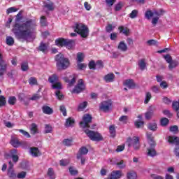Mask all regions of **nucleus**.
I'll list each match as a JSON object with an SVG mask.
<instances>
[{
	"label": "nucleus",
	"instance_id": "obj_24",
	"mask_svg": "<svg viewBox=\"0 0 179 179\" xmlns=\"http://www.w3.org/2000/svg\"><path fill=\"white\" fill-rule=\"evenodd\" d=\"M6 68H8V64H6V63L0 64V78L1 76H3V75H5Z\"/></svg>",
	"mask_w": 179,
	"mask_h": 179
},
{
	"label": "nucleus",
	"instance_id": "obj_57",
	"mask_svg": "<svg viewBox=\"0 0 179 179\" xmlns=\"http://www.w3.org/2000/svg\"><path fill=\"white\" fill-rule=\"evenodd\" d=\"M143 124H145L143 121L141 120H137L134 122L135 127L136 128H142V127H143Z\"/></svg>",
	"mask_w": 179,
	"mask_h": 179
},
{
	"label": "nucleus",
	"instance_id": "obj_51",
	"mask_svg": "<svg viewBox=\"0 0 179 179\" xmlns=\"http://www.w3.org/2000/svg\"><path fill=\"white\" fill-rule=\"evenodd\" d=\"M114 29H115V25L113 26V24H108V25L106 26L107 33H111L113 30H114Z\"/></svg>",
	"mask_w": 179,
	"mask_h": 179
},
{
	"label": "nucleus",
	"instance_id": "obj_64",
	"mask_svg": "<svg viewBox=\"0 0 179 179\" xmlns=\"http://www.w3.org/2000/svg\"><path fill=\"white\" fill-rule=\"evenodd\" d=\"M151 178L152 179H164V178H163V176H162L160 175H157V174H152Z\"/></svg>",
	"mask_w": 179,
	"mask_h": 179
},
{
	"label": "nucleus",
	"instance_id": "obj_58",
	"mask_svg": "<svg viewBox=\"0 0 179 179\" xmlns=\"http://www.w3.org/2000/svg\"><path fill=\"white\" fill-rule=\"evenodd\" d=\"M40 23L41 26H47V18L45 16L41 17Z\"/></svg>",
	"mask_w": 179,
	"mask_h": 179
},
{
	"label": "nucleus",
	"instance_id": "obj_41",
	"mask_svg": "<svg viewBox=\"0 0 179 179\" xmlns=\"http://www.w3.org/2000/svg\"><path fill=\"white\" fill-rule=\"evenodd\" d=\"M147 138L148 139V141H150L149 145H150V143H156V142L155 141V137H153L152 134L147 133Z\"/></svg>",
	"mask_w": 179,
	"mask_h": 179
},
{
	"label": "nucleus",
	"instance_id": "obj_21",
	"mask_svg": "<svg viewBox=\"0 0 179 179\" xmlns=\"http://www.w3.org/2000/svg\"><path fill=\"white\" fill-rule=\"evenodd\" d=\"M115 78V76H114V73H108L104 76V80L106 83H110L114 82Z\"/></svg>",
	"mask_w": 179,
	"mask_h": 179
},
{
	"label": "nucleus",
	"instance_id": "obj_30",
	"mask_svg": "<svg viewBox=\"0 0 179 179\" xmlns=\"http://www.w3.org/2000/svg\"><path fill=\"white\" fill-rule=\"evenodd\" d=\"M73 124H75V120L72 117H69L66 120V127H73Z\"/></svg>",
	"mask_w": 179,
	"mask_h": 179
},
{
	"label": "nucleus",
	"instance_id": "obj_3",
	"mask_svg": "<svg viewBox=\"0 0 179 179\" xmlns=\"http://www.w3.org/2000/svg\"><path fill=\"white\" fill-rule=\"evenodd\" d=\"M75 31L78 34H80L83 38H87L89 36V28L82 23L76 24Z\"/></svg>",
	"mask_w": 179,
	"mask_h": 179
},
{
	"label": "nucleus",
	"instance_id": "obj_1",
	"mask_svg": "<svg viewBox=\"0 0 179 179\" xmlns=\"http://www.w3.org/2000/svg\"><path fill=\"white\" fill-rule=\"evenodd\" d=\"M36 27L37 22L36 20L29 19L22 23H15L13 32L17 40L27 41L36 33Z\"/></svg>",
	"mask_w": 179,
	"mask_h": 179
},
{
	"label": "nucleus",
	"instance_id": "obj_46",
	"mask_svg": "<svg viewBox=\"0 0 179 179\" xmlns=\"http://www.w3.org/2000/svg\"><path fill=\"white\" fill-rule=\"evenodd\" d=\"M8 104H10V106H15V104H16V97L10 96L8 98Z\"/></svg>",
	"mask_w": 179,
	"mask_h": 179
},
{
	"label": "nucleus",
	"instance_id": "obj_35",
	"mask_svg": "<svg viewBox=\"0 0 179 179\" xmlns=\"http://www.w3.org/2000/svg\"><path fill=\"white\" fill-rule=\"evenodd\" d=\"M83 59H85V55L82 52L77 53V63L83 62Z\"/></svg>",
	"mask_w": 179,
	"mask_h": 179
},
{
	"label": "nucleus",
	"instance_id": "obj_29",
	"mask_svg": "<svg viewBox=\"0 0 179 179\" xmlns=\"http://www.w3.org/2000/svg\"><path fill=\"white\" fill-rule=\"evenodd\" d=\"M44 7L47 8L48 10H50L51 12L55 9V5L52 2L45 3Z\"/></svg>",
	"mask_w": 179,
	"mask_h": 179
},
{
	"label": "nucleus",
	"instance_id": "obj_43",
	"mask_svg": "<svg viewBox=\"0 0 179 179\" xmlns=\"http://www.w3.org/2000/svg\"><path fill=\"white\" fill-rule=\"evenodd\" d=\"M109 131H110V136L112 138H114V136H115V127H114V125H110L109 127Z\"/></svg>",
	"mask_w": 179,
	"mask_h": 179
},
{
	"label": "nucleus",
	"instance_id": "obj_17",
	"mask_svg": "<svg viewBox=\"0 0 179 179\" xmlns=\"http://www.w3.org/2000/svg\"><path fill=\"white\" fill-rule=\"evenodd\" d=\"M10 143L13 148H20V141L17 137H11Z\"/></svg>",
	"mask_w": 179,
	"mask_h": 179
},
{
	"label": "nucleus",
	"instance_id": "obj_52",
	"mask_svg": "<svg viewBox=\"0 0 179 179\" xmlns=\"http://www.w3.org/2000/svg\"><path fill=\"white\" fill-rule=\"evenodd\" d=\"M172 107L175 111H178L179 110V99L176 101H173L172 103Z\"/></svg>",
	"mask_w": 179,
	"mask_h": 179
},
{
	"label": "nucleus",
	"instance_id": "obj_8",
	"mask_svg": "<svg viewBox=\"0 0 179 179\" xmlns=\"http://www.w3.org/2000/svg\"><path fill=\"white\" fill-rule=\"evenodd\" d=\"M113 106V101L111 100L104 101L100 103L99 108L103 113H108L110 110H111V107Z\"/></svg>",
	"mask_w": 179,
	"mask_h": 179
},
{
	"label": "nucleus",
	"instance_id": "obj_15",
	"mask_svg": "<svg viewBox=\"0 0 179 179\" xmlns=\"http://www.w3.org/2000/svg\"><path fill=\"white\" fill-rule=\"evenodd\" d=\"M29 153L33 157H38V156H41V152H40V150H38L37 147L30 148Z\"/></svg>",
	"mask_w": 179,
	"mask_h": 179
},
{
	"label": "nucleus",
	"instance_id": "obj_2",
	"mask_svg": "<svg viewBox=\"0 0 179 179\" xmlns=\"http://www.w3.org/2000/svg\"><path fill=\"white\" fill-rule=\"evenodd\" d=\"M56 66L58 71H64L69 66V59L65 58L64 55L59 54L55 57Z\"/></svg>",
	"mask_w": 179,
	"mask_h": 179
},
{
	"label": "nucleus",
	"instance_id": "obj_50",
	"mask_svg": "<svg viewBox=\"0 0 179 179\" xmlns=\"http://www.w3.org/2000/svg\"><path fill=\"white\" fill-rule=\"evenodd\" d=\"M19 99L20 100V101H23L24 104H25V106H27L29 104V102H26L24 100L26 99V96H24V94H20L19 96Z\"/></svg>",
	"mask_w": 179,
	"mask_h": 179
},
{
	"label": "nucleus",
	"instance_id": "obj_55",
	"mask_svg": "<svg viewBox=\"0 0 179 179\" xmlns=\"http://www.w3.org/2000/svg\"><path fill=\"white\" fill-rule=\"evenodd\" d=\"M119 121L123 124H127L128 122V116L122 115L119 118Z\"/></svg>",
	"mask_w": 179,
	"mask_h": 179
},
{
	"label": "nucleus",
	"instance_id": "obj_62",
	"mask_svg": "<svg viewBox=\"0 0 179 179\" xmlns=\"http://www.w3.org/2000/svg\"><path fill=\"white\" fill-rule=\"evenodd\" d=\"M115 164L119 169H125V164H124V160H121L120 162H117Z\"/></svg>",
	"mask_w": 179,
	"mask_h": 179
},
{
	"label": "nucleus",
	"instance_id": "obj_18",
	"mask_svg": "<svg viewBox=\"0 0 179 179\" xmlns=\"http://www.w3.org/2000/svg\"><path fill=\"white\" fill-rule=\"evenodd\" d=\"M124 85L127 86L129 89H135V86H136L135 83L132 79L124 80Z\"/></svg>",
	"mask_w": 179,
	"mask_h": 179
},
{
	"label": "nucleus",
	"instance_id": "obj_34",
	"mask_svg": "<svg viewBox=\"0 0 179 179\" xmlns=\"http://www.w3.org/2000/svg\"><path fill=\"white\" fill-rule=\"evenodd\" d=\"M148 129L150 131H153L154 132L157 130V124L155 122L154 123H149L148 124Z\"/></svg>",
	"mask_w": 179,
	"mask_h": 179
},
{
	"label": "nucleus",
	"instance_id": "obj_40",
	"mask_svg": "<svg viewBox=\"0 0 179 179\" xmlns=\"http://www.w3.org/2000/svg\"><path fill=\"white\" fill-rule=\"evenodd\" d=\"M87 67V64L82 62L77 63V68L80 71H83V69H86Z\"/></svg>",
	"mask_w": 179,
	"mask_h": 179
},
{
	"label": "nucleus",
	"instance_id": "obj_61",
	"mask_svg": "<svg viewBox=\"0 0 179 179\" xmlns=\"http://www.w3.org/2000/svg\"><path fill=\"white\" fill-rule=\"evenodd\" d=\"M136 16H138V11L136 10H132L129 14V17H131V19H135Z\"/></svg>",
	"mask_w": 179,
	"mask_h": 179
},
{
	"label": "nucleus",
	"instance_id": "obj_38",
	"mask_svg": "<svg viewBox=\"0 0 179 179\" xmlns=\"http://www.w3.org/2000/svg\"><path fill=\"white\" fill-rule=\"evenodd\" d=\"M169 122H170V120L166 117H163L160 120L162 127H167V125H169Z\"/></svg>",
	"mask_w": 179,
	"mask_h": 179
},
{
	"label": "nucleus",
	"instance_id": "obj_12",
	"mask_svg": "<svg viewBox=\"0 0 179 179\" xmlns=\"http://www.w3.org/2000/svg\"><path fill=\"white\" fill-rule=\"evenodd\" d=\"M8 156L9 157H11L14 164H16L19 162V155H17V150H10Z\"/></svg>",
	"mask_w": 179,
	"mask_h": 179
},
{
	"label": "nucleus",
	"instance_id": "obj_31",
	"mask_svg": "<svg viewBox=\"0 0 179 179\" xmlns=\"http://www.w3.org/2000/svg\"><path fill=\"white\" fill-rule=\"evenodd\" d=\"M7 75H8V78H9L10 79H13V80H15V78H16V76H17V71H15V70H13V71H11L8 72V73H7Z\"/></svg>",
	"mask_w": 179,
	"mask_h": 179
},
{
	"label": "nucleus",
	"instance_id": "obj_10",
	"mask_svg": "<svg viewBox=\"0 0 179 179\" xmlns=\"http://www.w3.org/2000/svg\"><path fill=\"white\" fill-rule=\"evenodd\" d=\"M86 86L85 85V83H83V80L80 79L78 80V83L77 85L74 87L72 93H80L83 92V90L85 89Z\"/></svg>",
	"mask_w": 179,
	"mask_h": 179
},
{
	"label": "nucleus",
	"instance_id": "obj_4",
	"mask_svg": "<svg viewBox=\"0 0 179 179\" xmlns=\"http://www.w3.org/2000/svg\"><path fill=\"white\" fill-rule=\"evenodd\" d=\"M55 44L56 45H59L60 47L66 46V48L71 50V48L75 45V41L59 38L55 41Z\"/></svg>",
	"mask_w": 179,
	"mask_h": 179
},
{
	"label": "nucleus",
	"instance_id": "obj_48",
	"mask_svg": "<svg viewBox=\"0 0 179 179\" xmlns=\"http://www.w3.org/2000/svg\"><path fill=\"white\" fill-rule=\"evenodd\" d=\"M52 132V127L50 124H45V134Z\"/></svg>",
	"mask_w": 179,
	"mask_h": 179
},
{
	"label": "nucleus",
	"instance_id": "obj_42",
	"mask_svg": "<svg viewBox=\"0 0 179 179\" xmlns=\"http://www.w3.org/2000/svg\"><path fill=\"white\" fill-rule=\"evenodd\" d=\"M29 83L31 86H34V85H37V78L34 77H30L29 79Z\"/></svg>",
	"mask_w": 179,
	"mask_h": 179
},
{
	"label": "nucleus",
	"instance_id": "obj_54",
	"mask_svg": "<svg viewBox=\"0 0 179 179\" xmlns=\"http://www.w3.org/2000/svg\"><path fill=\"white\" fill-rule=\"evenodd\" d=\"M150 99H152V94H150V92H147L144 101L145 104H148L149 101H150Z\"/></svg>",
	"mask_w": 179,
	"mask_h": 179
},
{
	"label": "nucleus",
	"instance_id": "obj_23",
	"mask_svg": "<svg viewBox=\"0 0 179 179\" xmlns=\"http://www.w3.org/2000/svg\"><path fill=\"white\" fill-rule=\"evenodd\" d=\"M138 65L141 71H145L146 69V60L145 59L138 60Z\"/></svg>",
	"mask_w": 179,
	"mask_h": 179
},
{
	"label": "nucleus",
	"instance_id": "obj_16",
	"mask_svg": "<svg viewBox=\"0 0 179 179\" xmlns=\"http://www.w3.org/2000/svg\"><path fill=\"white\" fill-rule=\"evenodd\" d=\"M87 153H89V150L86 148V147H81L77 153L78 160H79V158L82 157V156L86 155Z\"/></svg>",
	"mask_w": 179,
	"mask_h": 179
},
{
	"label": "nucleus",
	"instance_id": "obj_33",
	"mask_svg": "<svg viewBox=\"0 0 179 179\" xmlns=\"http://www.w3.org/2000/svg\"><path fill=\"white\" fill-rule=\"evenodd\" d=\"M7 45H13L15 44V39L11 36H7L6 39Z\"/></svg>",
	"mask_w": 179,
	"mask_h": 179
},
{
	"label": "nucleus",
	"instance_id": "obj_47",
	"mask_svg": "<svg viewBox=\"0 0 179 179\" xmlns=\"http://www.w3.org/2000/svg\"><path fill=\"white\" fill-rule=\"evenodd\" d=\"M52 89H57V90H61V89H62V85L61 84V83H55L52 85Z\"/></svg>",
	"mask_w": 179,
	"mask_h": 179
},
{
	"label": "nucleus",
	"instance_id": "obj_6",
	"mask_svg": "<svg viewBox=\"0 0 179 179\" xmlns=\"http://www.w3.org/2000/svg\"><path fill=\"white\" fill-rule=\"evenodd\" d=\"M168 142L176 145L173 150V153L179 159V138L177 136H169Z\"/></svg>",
	"mask_w": 179,
	"mask_h": 179
},
{
	"label": "nucleus",
	"instance_id": "obj_5",
	"mask_svg": "<svg viewBox=\"0 0 179 179\" xmlns=\"http://www.w3.org/2000/svg\"><path fill=\"white\" fill-rule=\"evenodd\" d=\"M84 132H85V134L87 135L90 139H91V141H94L95 142L103 141V136H101L100 133L97 131L85 129Z\"/></svg>",
	"mask_w": 179,
	"mask_h": 179
},
{
	"label": "nucleus",
	"instance_id": "obj_53",
	"mask_svg": "<svg viewBox=\"0 0 179 179\" xmlns=\"http://www.w3.org/2000/svg\"><path fill=\"white\" fill-rule=\"evenodd\" d=\"M6 104V99L5 96L0 95V107H3Z\"/></svg>",
	"mask_w": 179,
	"mask_h": 179
},
{
	"label": "nucleus",
	"instance_id": "obj_45",
	"mask_svg": "<svg viewBox=\"0 0 179 179\" xmlns=\"http://www.w3.org/2000/svg\"><path fill=\"white\" fill-rule=\"evenodd\" d=\"M58 80V76L56 74H53L52 76L49 77V82L50 83H55Z\"/></svg>",
	"mask_w": 179,
	"mask_h": 179
},
{
	"label": "nucleus",
	"instance_id": "obj_9",
	"mask_svg": "<svg viewBox=\"0 0 179 179\" xmlns=\"http://www.w3.org/2000/svg\"><path fill=\"white\" fill-rule=\"evenodd\" d=\"M127 143L129 148H131V146H133L135 149V150H139V148H141V145L139 144V138L138 137H134L133 139L131 138H129L127 139Z\"/></svg>",
	"mask_w": 179,
	"mask_h": 179
},
{
	"label": "nucleus",
	"instance_id": "obj_13",
	"mask_svg": "<svg viewBox=\"0 0 179 179\" xmlns=\"http://www.w3.org/2000/svg\"><path fill=\"white\" fill-rule=\"evenodd\" d=\"M7 175L10 178H16V173H15V170H13V162L12 161L8 162Z\"/></svg>",
	"mask_w": 179,
	"mask_h": 179
},
{
	"label": "nucleus",
	"instance_id": "obj_60",
	"mask_svg": "<svg viewBox=\"0 0 179 179\" xmlns=\"http://www.w3.org/2000/svg\"><path fill=\"white\" fill-rule=\"evenodd\" d=\"M104 66L103 65V61L101 60H99V61H97L96 63V67L98 69H103Z\"/></svg>",
	"mask_w": 179,
	"mask_h": 179
},
{
	"label": "nucleus",
	"instance_id": "obj_56",
	"mask_svg": "<svg viewBox=\"0 0 179 179\" xmlns=\"http://www.w3.org/2000/svg\"><path fill=\"white\" fill-rule=\"evenodd\" d=\"M164 13V10L163 9H160L159 10H155L154 11V15L157 16V17H159L162 16Z\"/></svg>",
	"mask_w": 179,
	"mask_h": 179
},
{
	"label": "nucleus",
	"instance_id": "obj_28",
	"mask_svg": "<svg viewBox=\"0 0 179 179\" xmlns=\"http://www.w3.org/2000/svg\"><path fill=\"white\" fill-rule=\"evenodd\" d=\"M66 82L69 83V86H73V85H75V82H76V77L70 76L69 79L66 78Z\"/></svg>",
	"mask_w": 179,
	"mask_h": 179
},
{
	"label": "nucleus",
	"instance_id": "obj_63",
	"mask_svg": "<svg viewBox=\"0 0 179 179\" xmlns=\"http://www.w3.org/2000/svg\"><path fill=\"white\" fill-rule=\"evenodd\" d=\"M170 132H173L174 134L177 133L178 131V126L174 125L171 126L169 129Z\"/></svg>",
	"mask_w": 179,
	"mask_h": 179
},
{
	"label": "nucleus",
	"instance_id": "obj_22",
	"mask_svg": "<svg viewBox=\"0 0 179 179\" xmlns=\"http://www.w3.org/2000/svg\"><path fill=\"white\" fill-rule=\"evenodd\" d=\"M29 129L32 135H36V134H38V129L36 123H32L30 126Z\"/></svg>",
	"mask_w": 179,
	"mask_h": 179
},
{
	"label": "nucleus",
	"instance_id": "obj_27",
	"mask_svg": "<svg viewBox=\"0 0 179 179\" xmlns=\"http://www.w3.org/2000/svg\"><path fill=\"white\" fill-rule=\"evenodd\" d=\"M178 65V61L177 60H173L171 62L168 66V68L170 71H173L174 68H177V66Z\"/></svg>",
	"mask_w": 179,
	"mask_h": 179
},
{
	"label": "nucleus",
	"instance_id": "obj_20",
	"mask_svg": "<svg viewBox=\"0 0 179 179\" xmlns=\"http://www.w3.org/2000/svg\"><path fill=\"white\" fill-rule=\"evenodd\" d=\"M117 48L120 50L122 51L123 52H125L127 51H128V45H127V43H125V42L124 41H120Z\"/></svg>",
	"mask_w": 179,
	"mask_h": 179
},
{
	"label": "nucleus",
	"instance_id": "obj_36",
	"mask_svg": "<svg viewBox=\"0 0 179 179\" xmlns=\"http://www.w3.org/2000/svg\"><path fill=\"white\" fill-rule=\"evenodd\" d=\"M62 144L64 145V146H72L73 141L71 139L66 138L63 140Z\"/></svg>",
	"mask_w": 179,
	"mask_h": 179
},
{
	"label": "nucleus",
	"instance_id": "obj_49",
	"mask_svg": "<svg viewBox=\"0 0 179 179\" xmlns=\"http://www.w3.org/2000/svg\"><path fill=\"white\" fill-rule=\"evenodd\" d=\"M145 16L146 17V19H148L149 20V19H150V17H153V16H155L154 12H152V10H147L145 12Z\"/></svg>",
	"mask_w": 179,
	"mask_h": 179
},
{
	"label": "nucleus",
	"instance_id": "obj_26",
	"mask_svg": "<svg viewBox=\"0 0 179 179\" xmlns=\"http://www.w3.org/2000/svg\"><path fill=\"white\" fill-rule=\"evenodd\" d=\"M153 109L152 108V107H150L149 110L147 111L145 114V120H152V117H153Z\"/></svg>",
	"mask_w": 179,
	"mask_h": 179
},
{
	"label": "nucleus",
	"instance_id": "obj_39",
	"mask_svg": "<svg viewBox=\"0 0 179 179\" xmlns=\"http://www.w3.org/2000/svg\"><path fill=\"white\" fill-rule=\"evenodd\" d=\"M48 176L50 179H55V175L54 174V169L49 168L48 170Z\"/></svg>",
	"mask_w": 179,
	"mask_h": 179
},
{
	"label": "nucleus",
	"instance_id": "obj_7",
	"mask_svg": "<svg viewBox=\"0 0 179 179\" xmlns=\"http://www.w3.org/2000/svg\"><path fill=\"white\" fill-rule=\"evenodd\" d=\"M92 115L90 114H85L83 117V121L80 122V128H90V124L92 122Z\"/></svg>",
	"mask_w": 179,
	"mask_h": 179
},
{
	"label": "nucleus",
	"instance_id": "obj_14",
	"mask_svg": "<svg viewBox=\"0 0 179 179\" xmlns=\"http://www.w3.org/2000/svg\"><path fill=\"white\" fill-rule=\"evenodd\" d=\"M122 177V171H113L107 178L105 179H120Z\"/></svg>",
	"mask_w": 179,
	"mask_h": 179
},
{
	"label": "nucleus",
	"instance_id": "obj_32",
	"mask_svg": "<svg viewBox=\"0 0 179 179\" xmlns=\"http://www.w3.org/2000/svg\"><path fill=\"white\" fill-rule=\"evenodd\" d=\"M119 30H120V33H123L124 36H129V29L128 28H124V27H119Z\"/></svg>",
	"mask_w": 179,
	"mask_h": 179
},
{
	"label": "nucleus",
	"instance_id": "obj_25",
	"mask_svg": "<svg viewBox=\"0 0 179 179\" xmlns=\"http://www.w3.org/2000/svg\"><path fill=\"white\" fill-rule=\"evenodd\" d=\"M48 49V45L47 43H44L43 42L41 43L38 50L39 51H41L42 52H47V50Z\"/></svg>",
	"mask_w": 179,
	"mask_h": 179
},
{
	"label": "nucleus",
	"instance_id": "obj_11",
	"mask_svg": "<svg viewBox=\"0 0 179 179\" xmlns=\"http://www.w3.org/2000/svg\"><path fill=\"white\" fill-rule=\"evenodd\" d=\"M147 155L150 157H155L157 156V152H156V143H150V147L147 149Z\"/></svg>",
	"mask_w": 179,
	"mask_h": 179
},
{
	"label": "nucleus",
	"instance_id": "obj_19",
	"mask_svg": "<svg viewBox=\"0 0 179 179\" xmlns=\"http://www.w3.org/2000/svg\"><path fill=\"white\" fill-rule=\"evenodd\" d=\"M42 111L43 114H47L48 115H51L54 113V110L51 107L45 105L42 107Z\"/></svg>",
	"mask_w": 179,
	"mask_h": 179
},
{
	"label": "nucleus",
	"instance_id": "obj_37",
	"mask_svg": "<svg viewBox=\"0 0 179 179\" xmlns=\"http://www.w3.org/2000/svg\"><path fill=\"white\" fill-rule=\"evenodd\" d=\"M87 107V101H84L79 104L78 110L82 111V110H85Z\"/></svg>",
	"mask_w": 179,
	"mask_h": 179
},
{
	"label": "nucleus",
	"instance_id": "obj_44",
	"mask_svg": "<svg viewBox=\"0 0 179 179\" xmlns=\"http://www.w3.org/2000/svg\"><path fill=\"white\" fill-rule=\"evenodd\" d=\"M137 178H138V176L136 175V173H135V172H129L127 173L128 179H136Z\"/></svg>",
	"mask_w": 179,
	"mask_h": 179
},
{
	"label": "nucleus",
	"instance_id": "obj_59",
	"mask_svg": "<svg viewBox=\"0 0 179 179\" xmlns=\"http://www.w3.org/2000/svg\"><path fill=\"white\" fill-rule=\"evenodd\" d=\"M59 110L61 111V113H62L64 117H66V108H65V106L64 105L60 106Z\"/></svg>",
	"mask_w": 179,
	"mask_h": 179
}]
</instances>
